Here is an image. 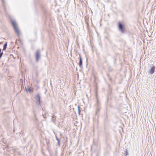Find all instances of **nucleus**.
Returning <instances> with one entry per match:
<instances>
[{
	"mask_svg": "<svg viewBox=\"0 0 156 156\" xmlns=\"http://www.w3.org/2000/svg\"><path fill=\"white\" fill-rule=\"evenodd\" d=\"M11 23L15 32L17 34H19L20 32L16 22L12 20Z\"/></svg>",
	"mask_w": 156,
	"mask_h": 156,
	"instance_id": "1",
	"label": "nucleus"
},
{
	"mask_svg": "<svg viewBox=\"0 0 156 156\" xmlns=\"http://www.w3.org/2000/svg\"><path fill=\"white\" fill-rule=\"evenodd\" d=\"M119 28L121 30L122 33H124V27L121 23H119L118 24Z\"/></svg>",
	"mask_w": 156,
	"mask_h": 156,
	"instance_id": "2",
	"label": "nucleus"
},
{
	"mask_svg": "<svg viewBox=\"0 0 156 156\" xmlns=\"http://www.w3.org/2000/svg\"><path fill=\"white\" fill-rule=\"evenodd\" d=\"M155 67L154 66L152 67L151 69L150 72V73L151 74H153L154 72Z\"/></svg>",
	"mask_w": 156,
	"mask_h": 156,
	"instance_id": "3",
	"label": "nucleus"
},
{
	"mask_svg": "<svg viewBox=\"0 0 156 156\" xmlns=\"http://www.w3.org/2000/svg\"><path fill=\"white\" fill-rule=\"evenodd\" d=\"M82 64V58L80 57V61H79V66H80Z\"/></svg>",
	"mask_w": 156,
	"mask_h": 156,
	"instance_id": "4",
	"label": "nucleus"
},
{
	"mask_svg": "<svg viewBox=\"0 0 156 156\" xmlns=\"http://www.w3.org/2000/svg\"><path fill=\"white\" fill-rule=\"evenodd\" d=\"M36 58L37 60H38L39 58V55L38 53H37L36 54Z\"/></svg>",
	"mask_w": 156,
	"mask_h": 156,
	"instance_id": "5",
	"label": "nucleus"
},
{
	"mask_svg": "<svg viewBox=\"0 0 156 156\" xmlns=\"http://www.w3.org/2000/svg\"><path fill=\"white\" fill-rule=\"evenodd\" d=\"M27 90L29 92H31L33 91V90L32 89H31L30 88H28Z\"/></svg>",
	"mask_w": 156,
	"mask_h": 156,
	"instance_id": "6",
	"label": "nucleus"
},
{
	"mask_svg": "<svg viewBox=\"0 0 156 156\" xmlns=\"http://www.w3.org/2000/svg\"><path fill=\"white\" fill-rule=\"evenodd\" d=\"M7 46V44H5L4 45V47H3V50H5V49L6 48V47Z\"/></svg>",
	"mask_w": 156,
	"mask_h": 156,
	"instance_id": "7",
	"label": "nucleus"
},
{
	"mask_svg": "<svg viewBox=\"0 0 156 156\" xmlns=\"http://www.w3.org/2000/svg\"><path fill=\"white\" fill-rule=\"evenodd\" d=\"M79 112H80V110L79 109Z\"/></svg>",
	"mask_w": 156,
	"mask_h": 156,
	"instance_id": "8",
	"label": "nucleus"
}]
</instances>
